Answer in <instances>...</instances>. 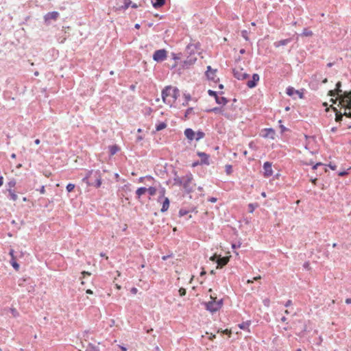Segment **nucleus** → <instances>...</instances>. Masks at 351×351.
<instances>
[{"mask_svg": "<svg viewBox=\"0 0 351 351\" xmlns=\"http://www.w3.org/2000/svg\"><path fill=\"white\" fill-rule=\"evenodd\" d=\"M260 80L259 75L258 73H254L252 76V79L249 80L246 85L249 88H255Z\"/></svg>", "mask_w": 351, "mask_h": 351, "instance_id": "13", "label": "nucleus"}, {"mask_svg": "<svg viewBox=\"0 0 351 351\" xmlns=\"http://www.w3.org/2000/svg\"><path fill=\"white\" fill-rule=\"evenodd\" d=\"M10 313L12 315V316L14 317H17L19 316V313L18 311L14 308H10Z\"/></svg>", "mask_w": 351, "mask_h": 351, "instance_id": "49", "label": "nucleus"}, {"mask_svg": "<svg viewBox=\"0 0 351 351\" xmlns=\"http://www.w3.org/2000/svg\"><path fill=\"white\" fill-rule=\"evenodd\" d=\"M343 114L345 115L347 118H351V110L349 112H347L346 110L343 112Z\"/></svg>", "mask_w": 351, "mask_h": 351, "instance_id": "55", "label": "nucleus"}, {"mask_svg": "<svg viewBox=\"0 0 351 351\" xmlns=\"http://www.w3.org/2000/svg\"><path fill=\"white\" fill-rule=\"evenodd\" d=\"M258 205L257 203H256V204H252V203L249 204V205H248V212L250 213H252L254 211L255 208L258 207Z\"/></svg>", "mask_w": 351, "mask_h": 351, "instance_id": "40", "label": "nucleus"}, {"mask_svg": "<svg viewBox=\"0 0 351 351\" xmlns=\"http://www.w3.org/2000/svg\"><path fill=\"white\" fill-rule=\"evenodd\" d=\"M165 193H166L165 188L160 187V189H159V196H158V198L157 199V201L158 202H160L161 201V199H164V197H165Z\"/></svg>", "mask_w": 351, "mask_h": 351, "instance_id": "29", "label": "nucleus"}, {"mask_svg": "<svg viewBox=\"0 0 351 351\" xmlns=\"http://www.w3.org/2000/svg\"><path fill=\"white\" fill-rule=\"evenodd\" d=\"M263 167L264 169L263 176L265 178H269L272 176L273 171H272V163L271 162H270L269 161L265 162Z\"/></svg>", "mask_w": 351, "mask_h": 351, "instance_id": "11", "label": "nucleus"}, {"mask_svg": "<svg viewBox=\"0 0 351 351\" xmlns=\"http://www.w3.org/2000/svg\"><path fill=\"white\" fill-rule=\"evenodd\" d=\"M217 72V69H212L211 66H208L206 67L205 75L208 80L213 81L216 83L219 81V78H216Z\"/></svg>", "mask_w": 351, "mask_h": 351, "instance_id": "8", "label": "nucleus"}, {"mask_svg": "<svg viewBox=\"0 0 351 351\" xmlns=\"http://www.w3.org/2000/svg\"><path fill=\"white\" fill-rule=\"evenodd\" d=\"M208 94L209 96L210 97H213L215 98V102L217 104H220V105H226L229 100L225 97H219V95H223V91H221V92H217V91H215V90H210L209 89L208 90Z\"/></svg>", "mask_w": 351, "mask_h": 351, "instance_id": "5", "label": "nucleus"}, {"mask_svg": "<svg viewBox=\"0 0 351 351\" xmlns=\"http://www.w3.org/2000/svg\"><path fill=\"white\" fill-rule=\"evenodd\" d=\"M75 184H72V183H69L66 186V191L70 193L71 191H73V189H75Z\"/></svg>", "mask_w": 351, "mask_h": 351, "instance_id": "46", "label": "nucleus"}, {"mask_svg": "<svg viewBox=\"0 0 351 351\" xmlns=\"http://www.w3.org/2000/svg\"><path fill=\"white\" fill-rule=\"evenodd\" d=\"M337 95L338 93L335 90H330L328 93V95L330 97H335Z\"/></svg>", "mask_w": 351, "mask_h": 351, "instance_id": "51", "label": "nucleus"}, {"mask_svg": "<svg viewBox=\"0 0 351 351\" xmlns=\"http://www.w3.org/2000/svg\"><path fill=\"white\" fill-rule=\"evenodd\" d=\"M16 180L14 178H12L7 183V186L8 187V189H12V188H13L16 186Z\"/></svg>", "mask_w": 351, "mask_h": 351, "instance_id": "41", "label": "nucleus"}, {"mask_svg": "<svg viewBox=\"0 0 351 351\" xmlns=\"http://www.w3.org/2000/svg\"><path fill=\"white\" fill-rule=\"evenodd\" d=\"M322 165H324V164L321 162H318L316 164H315L314 165H313L312 169L313 170H315L317 169L318 167L322 166Z\"/></svg>", "mask_w": 351, "mask_h": 351, "instance_id": "54", "label": "nucleus"}, {"mask_svg": "<svg viewBox=\"0 0 351 351\" xmlns=\"http://www.w3.org/2000/svg\"><path fill=\"white\" fill-rule=\"evenodd\" d=\"M208 200L212 203H215L217 201V198L215 197H211L208 198Z\"/></svg>", "mask_w": 351, "mask_h": 351, "instance_id": "61", "label": "nucleus"}, {"mask_svg": "<svg viewBox=\"0 0 351 351\" xmlns=\"http://www.w3.org/2000/svg\"><path fill=\"white\" fill-rule=\"evenodd\" d=\"M178 292H179L180 296L183 297L186 295V289L181 287L178 289Z\"/></svg>", "mask_w": 351, "mask_h": 351, "instance_id": "50", "label": "nucleus"}, {"mask_svg": "<svg viewBox=\"0 0 351 351\" xmlns=\"http://www.w3.org/2000/svg\"><path fill=\"white\" fill-rule=\"evenodd\" d=\"M186 52L190 56L195 54V52H198V51L201 50V44L199 42H197L195 44H189L186 46Z\"/></svg>", "mask_w": 351, "mask_h": 351, "instance_id": "10", "label": "nucleus"}, {"mask_svg": "<svg viewBox=\"0 0 351 351\" xmlns=\"http://www.w3.org/2000/svg\"><path fill=\"white\" fill-rule=\"evenodd\" d=\"M280 133L281 134H283L284 132H285L286 131L288 130V128H287L285 125H280Z\"/></svg>", "mask_w": 351, "mask_h": 351, "instance_id": "53", "label": "nucleus"}, {"mask_svg": "<svg viewBox=\"0 0 351 351\" xmlns=\"http://www.w3.org/2000/svg\"><path fill=\"white\" fill-rule=\"evenodd\" d=\"M7 191L9 193V198L13 201H16L18 199L17 195L15 193V191L11 189H7Z\"/></svg>", "mask_w": 351, "mask_h": 351, "instance_id": "27", "label": "nucleus"}, {"mask_svg": "<svg viewBox=\"0 0 351 351\" xmlns=\"http://www.w3.org/2000/svg\"><path fill=\"white\" fill-rule=\"evenodd\" d=\"M350 169H348L346 170L341 171L338 172V176L339 177H343L347 176L349 173Z\"/></svg>", "mask_w": 351, "mask_h": 351, "instance_id": "48", "label": "nucleus"}, {"mask_svg": "<svg viewBox=\"0 0 351 351\" xmlns=\"http://www.w3.org/2000/svg\"><path fill=\"white\" fill-rule=\"evenodd\" d=\"M303 90H304L302 89L300 91L295 90L292 86H288L286 89V93L290 97H293L294 95H297L300 99H303L304 97Z\"/></svg>", "mask_w": 351, "mask_h": 351, "instance_id": "9", "label": "nucleus"}, {"mask_svg": "<svg viewBox=\"0 0 351 351\" xmlns=\"http://www.w3.org/2000/svg\"><path fill=\"white\" fill-rule=\"evenodd\" d=\"M173 254L171 253L170 254H168V255H165V256H163L162 257V259L163 261H167L169 258H171V257H173Z\"/></svg>", "mask_w": 351, "mask_h": 351, "instance_id": "59", "label": "nucleus"}, {"mask_svg": "<svg viewBox=\"0 0 351 351\" xmlns=\"http://www.w3.org/2000/svg\"><path fill=\"white\" fill-rule=\"evenodd\" d=\"M10 263L15 270L18 271L19 269L20 265L16 262L15 256H12V258L10 259Z\"/></svg>", "mask_w": 351, "mask_h": 351, "instance_id": "28", "label": "nucleus"}, {"mask_svg": "<svg viewBox=\"0 0 351 351\" xmlns=\"http://www.w3.org/2000/svg\"><path fill=\"white\" fill-rule=\"evenodd\" d=\"M210 298L212 299L211 301L203 302L202 304L204 306L205 308L208 311L214 313L218 311V308L217 307L216 301L215 300V298L213 296H210Z\"/></svg>", "mask_w": 351, "mask_h": 351, "instance_id": "7", "label": "nucleus"}, {"mask_svg": "<svg viewBox=\"0 0 351 351\" xmlns=\"http://www.w3.org/2000/svg\"><path fill=\"white\" fill-rule=\"evenodd\" d=\"M302 36H311L313 32L309 30L308 28H304L300 34Z\"/></svg>", "mask_w": 351, "mask_h": 351, "instance_id": "35", "label": "nucleus"}, {"mask_svg": "<svg viewBox=\"0 0 351 351\" xmlns=\"http://www.w3.org/2000/svg\"><path fill=\"white\" fill-rule=\"evenodd\" d=\"M167 126V125L165 122H159L158 123L156 124V131L158 132L162 130L163 129L166 128Z\"/></svg>", "mask_w": 351, "mask_h": 351, "instance_id": "31", "label": "nucleus"}, {"mask_svg": "<svg viewBox=\"0 0 351 351\" xmlns=\"http://www.w3.org/2000/svg\"><path fill=\"white\" fill-rule=\"evenodd\" d=\"M193 180V176L191 172H189L185 176H184L182 186L184 189V192L187 194H190L193 191V188L191 185Z\"/></svg>", "mask_w": 351, "mask_h": 351, "instance_id": "4", "label": "nucleus"}, {"mask_svg": "<svg viewBox=\"0 0 351 351\" xmlns=\"http://www.w3.org/2000/svg\"><path fill=\"white\" fill-rule=\"evenodd\" d=\"M345 116L344 114H343V112H341V111H336V114H335V121L336 122H338V123H341L343 120V117Z\"/></svg>", "mask_w": 351, "mask_h": 351, "instance_id": "32", "label": "nucleus"}, {"mask_svg": "<svg viewBox=\"0 0 351 351\" xmlns=\"http://www.w3.org/2000/svg\"><path fill=\"white\" fill-rule=\"evenodd\" d=\"M130 292H131L132 294H136V293L138 292V289H137L136 287H132V288L130 289Z\"/></svg>", "mask_w": 351, "mask_h": 351, "instance_id": "63", "label": "nucleus"}, {"mask_svg": "<svg viewBox=\"0 0 351 351\" xmlns=\"http://www.w3.org/2000/svg\"><path fill=\"white\" fill-rule=\"evenodd\" d=\"M241 36L246 40H249V37H248V31L246 30V29H243L241 31Z\"/></svg>", "mask_w": 351, "mask_h": 351, "instance_id": "44", "label": "nucleus"}, {"mask_svg": "<svg viewBox=\"0 0 351 351\" xmlns=\"http://www.w3.org/2000/svg\"><path fill=\"white\" fill-rule=\"evenodd\" d=\"M191 113H194L193 108H192V107L188 108L186 110V111H185L184 116V120L189 119V114H191Z\"/></svg>", "mask_w": 351, "mask_h": 351, "instance_id": "34", "label": "nucleus"}, {"mask_svg": "<svg viewBox=\"0 0 351 351\" xmlns=\"http://www.w3.org/2000/svg\"><path fill=\"white\" fill-rule=\"evenodd\" d=\"M189 213H190L189 210L181 208L179 210L178 215H179V217H183V216L187 215Z\"/></svg>", "mask_w": 351, "mask_h": 351, "instance_id": "43", "label": "nucleus"}, {"mask_svg": "<svg viewBox=\"0 0 351 351\" xmlns=\"http://www.w3.org/2000/svg\"><path fill=\"white\" fill-rule=\"evenodd\" d=\"M85 351H100V350L97 346L92 343H88L86 347Z\"/></svg>", "mask_w": 351, "mask_h": 351, "instance_id": "24", "label": "nucleus"}, {"mask_svg": "<svg viewBox=\"0 0 351 351\" xmlns=\"http://www.w3.org/2000/svg\"><path fill=\"white\" fill-rule=\"evenodd\" d=\"M291 38H287V39H283V40H280L279 41L275 42L274 43V45L275 47H279L280 46H285V45H288L289 43H291Z\"/></svg>", "mask_w": 351, "mask_h": 351, "instance_id": "21", "label": "nucleus"}, {"mask_svg": "<svg viewBox=\"0 0 351 351\" xmlns=\"http://www.w3.org/2000/svg\"><path fill=\"white\" fill-rule=\"evenodd\" d=\"M182 53H171V57L173 60H180L181 58Z\"/></svg>", "mask_w": 351, "mask_h": 351, "instance_id": "47", "label": "nucleus"}, {"mask_svg": "<svg viewBox=\"0 0 351 351\" xmlns=\"http://www.w3.org/2000/svg\"><path fill=\"white\" fill-rule=\"evenodd\" d=\"M292 304V300H288L286 303L285 304V307H289Z\"/></svg>", "mask_w": 351, "mask_h": 351, "instance_id": "62", "label": "nucleus"}, {"mask_svg": "<svg viewBox=\"0 0 351 351\" xmlns=\"http://www.w3.org/2000/svg\"><path fill=\"white\" fill-rule=\"evenodd\" d=\"M198 165H203L202 163H200V160H196V161L193 162L191 166H192V167H195Z\"/></svg>", "mask_w": 351, "mask_h": 351, "instance_id": "57", "label": "nucleus"}, {"mask_svg": "<svg viewBox=\"0 0 351 351\" xmlns=\"http://www.w3.org/2000/svg\"><path fill=\"white\" fill-rule=\"evenodd\" d=\"M243 69L241 68L240 70H237L235 69H232V73L235 78L238 80H243L250 77V75L246 73H242Z\"/></svg>", "mask_w": 351, "mask_h": 351, "instance_id": "12", "label": "nucleus"}, {"mask_svg": "<svg viewBox=\"0 0 351 351\" xmlns=\"http://www.w3.org/2000/svg\"><path fill=\"white\" fill-rule=\"evenodd\" d=\"M205 135H206L205 133L203 131L199 130L197 132H195V140L196 141H199L200 139L204 138Z\"/></svg>", "mask_w": 351, "mask_h": 351, "instance_id": "30", "label": "nucleus"}, {"mask_svg": "<svg viewBox=\"0 0 351 351\" xmlns=\"http://www.w3.org/2000/svg\"><path fill=\"white\" fill-rule=\"evenodd\" d=\"M147 192L151 196H154L156 193V188L154 186H149V188H147Z\"/></svg>", "mask_w": 351, "mask_h": 351, "instance_id": "39", "label": "nucleus"}, {"mask_svg": "<svg viewBox=\"0 0 351 351\" xmlns=\"http://www.w3.org/2000/svg\"><path fill=\"white\" fill-rule=\"evenodd\" d=\"M88 177V179L92 180V177L95 178L94 186L95 188H99L101 185V173L99 170L94 171L89 170L87 171L86 176Z\"/></svg>", "mask_w": 351, "mask_h": 351, "instance_id": "3", "label": "nucleus"}, {"mask_svg": "<svg viewBox=\"0 0 351 351\" xmlns=\"http://www.w3.org/2000/svg\"><path fill=\"white\" fill-rule=\"evenodd\" d=\"M205 112H214L215 114L221 113L224 117H226L227 118L228 117L227 114H223V110H222L221 107H215V108H213L206 109V110H205Z\"/></svg>", "mask_w": 351, "mask_h": 351, "instance_id": "20", "label": "nucleus"}, {"mask_svg": "<svg viewBox=\"0 0 351 351\" xmlns=\"http://www.w3.org/2000/svg\"><path fill=\"white\" fill-rule=\"evenodd\" d=\"M327 166L332 170H335L337 169V166L331 162L327 165Z\"/></svg>", "mask_w": 351, "mask_h": 351, "instance_id": "60", "label": "nucleus"}, {"mask_svg": "<svg viewBox=\"0 0 351 351\" xmlns=\"http://www.w3.org/2000/svg\"><path fill=\"white\" fill-rule=\"evenodd\" d=\"M161 95L164 103L171 104L180 97V90L177 87L167 86L162 90Z\"/></svg>", "mask_w": 351, "mask_h": 351, "instance_id": "1", "label": "nucleus"}, {"mask_svg": "<svg viewBox=\"0 0 351 351\" xmlns=\"http://www.w3.org/2000/svg\"><path fill=\"white\" fill-rule=\"evenodd\" d=\"M165 3V0H152V4L156 9L160 8Z\"/></svg>", "mask_w": 351, "mask_h": 351, "instance_id": "23", "label": "nucleus"}, {"mask_svg": "<svg viewBox=\"0 0 351 351\" xmlns=\"http://www.w3.org/2000/svg\"><path fill=\"white\" fill-rule=\"evenodd\" d=\"M221 332L224 335H228L229 337L230 336V335L232 333L231 331L229 330L228 329H225V330H222Z\"/></svg>", "mask_w": 351, "mask_h": 351, "instance_id": "58", "label": "nucleus"}, {"mask_svg": "<svg viewBox=\"0 0 351 351\" xmlns=\"http://www.w3.org/2000/svg\"><path fill=\"white\" fill-rule=\"evenodd\" d=\"M197 155L201 158L200 163L203 165H210V155L202 152H197Z\"/></svg>", "mask_w": 351, "mask_h": 351, "instance_id": "14", "label": "nucleus"}, {"mask_svg": "<svg viewBox=\"0 0 351 351\" xmlns=\"http://www.w3.org/2000/svg\"><path fill=\"white\" fill-rule=\"evenodd\" d=\"M60 14L57 11L49 12L44 16L45 23H49L50 20H56Z\"/></svg>", "mask_w": 351, "mask_h": 351, "instance_id": "15", "label": "nucleus"}, {"mask_svg": "<svg viewBox=\"0 0 351 351\" xmlns=\"http://www.w3.org/2000/svg\"><path fill=\"white\" fill-rule=\"evenodd\" d=\"M338 106L347 109H351V92L345 91L339 97Z\"/></svg>", "mask_w": 351, "mask_h": 351, "instance_id": "2", "label": "nucleus"}, {"mask_svg": "<svg viewBox=\"0 0 351 351\" xmlns=\"http://www.w3.org/2000/svg\"><path fill=\"white\" fill-rule=\"evenodd\" d=\"M216 304L219 311L223 306V299H220L219 300L216 301Z\"/></svg>", "mask_w": 351, "mask_h": 351, "instance_id": "52", "label": "nucleus"}, {"mask_svg": "<svg viewBox=\"0 0 351 351\" xmlns=\"http://www.w3.org/2000/svg\"><path fill=\"white\" fill-rule=\"evenodd\" d=\"M335 90L337 92L339 97L341 95V94L343 93L342 92V90L341 89V82L340 81L337 82L335 85Z\"/></svg>", "mask_w": 351, "mask_h": 351, "instance_id": "38", "label": "nucleus"}, {"mask_svg": "<svg viewBox=\"0 0 351 351\" xmlns=\"http://www.w3.org/2000/svg\"><path fill=\"white\" fill-rule=\"evenodd\" d=\"M184 136H186V138L190 142L193 141L195 138V132L191 128H188L185 129L184 131Z\"/></svg>", "mask_w": 351, "mask_h": 351, "instance_id": "17", "label": "nucleus"}, {"mask_svg": "<svg viewBox=\"0 0 351 351\" xmlns=\"http://www.w3.org/2000/svg\"><path fill=\"white\" fill-rule=\"evenodd\" d=\"M225 171L227 175H230L232 173V166L231 165H226L225 166Z\"/></svg>", "mask_w": 351, "mask_h": 351, "instance_id": "42", "label": "nucleus"}, {"mask_svg": "<svg viewBox=\"0 0 351 351\" xmlns=\"http://www.w3.org/2000/svg\"><path fill=\"white\" fill-rule=\"evenodd\" d=\"M251 324V321L243 322L238 325L239 328L241 330H247L249 331V326Z\"/></svg>", "mask_w": 351, "mask_h": 351, "instance_id": "26", "label": "nucleus"}, {"mask_svg": "<svg viewBox=\"0 0 351 351\" xmlns=\"http://www.w3.org/2000/svg\"><path fill=\"white\" fill-rule=\"evenodd\" d=\"M120 150V147L117 145H112L109 146L110 155L113 156Z\"/></svg>", "mask_w": 351, "mask_h": 351, "instance_id": "25", "label": "nucleus"}, {"mask_svg": "<svg viewBox=\"0 0 351 351\" xmlns=\"http://www.w3.org/2000/svg\"><path fill=\"white\" fill-rule=\"evenodd\" d=\"M147 192V188L144 186L139 187L136 191V199H140L141 195H144Z\"/></svg>", "mask_w": 351, "mask_h": 351, "instance_id": "22", "label": "nucleus"}, {"mask_svg": "<svg viewBox=\"0 0 351 351\" xmlns=\"http://www.w3.org/2000/svg\"><path fill=\"white\" fill-rule=\"evenodd\" d=\"M196 60H197L196 58H193V57L190 56L185 60L184 63L186 64L191 65V64H194Z\"/></svg>", "mask_w": 351, "mask_h": 351, "instance_id": "36", "label": "nucleus"}, {"mask_svg": "<svg viewBox=\"0 0 351 351\" xmlns=\"http://www.w3.org/2000/svg\"><path fill=\"white\" fill-rule=\"evenodd\" d=\"M132 4L131 0H124V5L121 6V8L123 10H126L129 6Z\"/></svg>", "mask_w": 351, "mask_h": 351, "instance_id": "45", "label": "nucleus"}, {"mask_svg": "<svg viewBox=\"0 0 351 351\" xmlns=\"http://www.w3.org/2000/svg\"><path fill=\"white\" fill-rule=\"evenodd\" d=\"M184 97L185 98V100L187 101H189L190 100H191V96L189 93H184Z\"/></svg>", "mask_w": 351, "mask_h": 351, "instance_id": "56", "label": "nucleus"}, {"mask_svg": "<svg viewBox=\"0 0 351 351\" xmlns=\"http://www.w3.org/2000/svg\"><path fill=\"white\" fill-rule=\"evenodd\" d=\"M229 258L228 257H220L217 261V268H222L228 264Z\"/></svg>", "mask_w": 351, "mask_h": 351, "instance_id": "19", "label": "nucleus"}, {"mask_svg": "<svg viewBox=\"0 0 351 351\" xmlns=\"http://www.w3.org/2000/svg\"><path fill=\"white\" fill-rule=\"evenodd\" d=\"M167 58V51L165 49H158L154 51L152 56L154 61L162 62Z\"/></svg>", "mask_w": 351, "mask_h": 351, "instance_id": "6", "label": "nucleus"}, {"mask_svg": "<svg viewBox=\"0 0 351 351\" xmlns=\"http://www.w3.org/2000/svg\"><path fill=\"white\" fill-rule=\"evenodd\" d=\"M265 134L262 135L264 138H269L271 139H274L276 136V131L272 128H265L263 130Z\"/></svg>", "mask_w": 351, "mask_h": 351, "instance_id": "16", "label": "nucleus"}, {"mask_svg": "<svg viewBox=\"0 0 351 351\" xmlns=\"http://www.w3.org/2000/svg\"><path fill=\"white\" fill-rule=\"evenodd\" d=\"M82 181L87 184V186H94V182H92L90 179H88V177L84 176Z\"/></svg>", "mask_w": 351, "mask_h": 351, "instance_id": "37", "label": "nucleus"}, {"mask_svg": "<svg viewBox=\"0 0 351 351\" xmlns=\"http://www.w3.org/2000/svg\"><path fill=\"white\" fill-rule=\"evenodd\" d=\"M184 180V176L182 178H180L178 176L173 178L174 185L182 186Z\"/></svg>", "mask_w": 351, "mask_h": 351, "instance_id": "33", "label": "nucleus"}, {"mask_svg": "<svg viewBox=\"0 0 351 351\" xmlns=\"http://www.w3.org/2000/svg\"><path fill=\"white\" fill-rule=\"evenodd\" d=\"M169 204H170L169 199L168 197H164V199L162 200V208L160 209V212L165 213V212L167 211V210L169 208Z\"/></svg>", "mask_w": 351, "mask_h": 351, "instance_id": "18", "label": "nucleus"}, {"mask_svg": "<svg viewBox=\"0 0 351 351\" xmlns=\"http://www.w3.org/2000/svg\"><path fill=\"white\" fill-rule=\"evenodd\" d=\"M119 348L122 350V351H127L128 349L125 346H122V345H119Z\"/></svg>", "mask_w": 351, "mask_h": 351, "instance_id": "64", "label": "nucleus"}]
</instances>
